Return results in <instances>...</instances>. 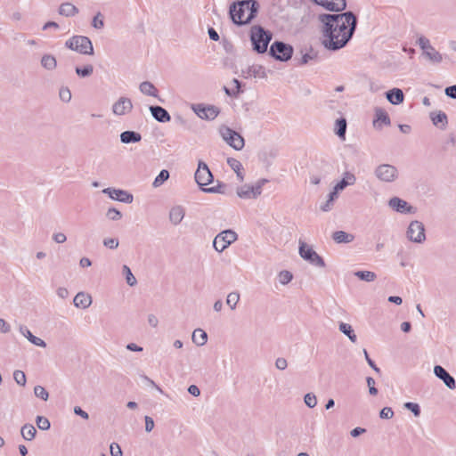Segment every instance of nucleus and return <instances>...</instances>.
Returning <instances> with one entry per match:
<instances>
[{"instance_id":"1","label":"nucleus","mask_w":456,"mask_h":456,"mask_svg":"<svg viewBox=\"0 0 456 456\" xmlns=\"http://www.w3.org/2000/svg\"><path fill=\"white\" fill-rule=\"evenodd\" d=\"M322 23L321 43L329 51L344 48L353 37L357 18L351 11L342 13H322L318 16Z\"/></svg>"},{"instance_id":"2","label":"nucleus","mask_w":456,"mask_h":456,"mask_svg":"<svg viewBox=\"0 0 456 456\" xmlns=\"http://www.w3.org/2000/svg\"><path fill=\"white\" fill-rule=\"evenodd\" d=\"M260 5L256 0H239L229 6V16L233 24L244 26L256 17Z\"/></svg>"},{"instance_id":"3","label":"nucleus","mask_w":456,"mask_h":456,"mask_svg":"<svg viewBox=\"0 0 456 456\" xmlns=\"http://www.w3.org/2000/svg\"><path fill=\"white\" fill-rule=\"evenodd\" d=\"M273 38V34L261 25H254L250 28V41L253 50L257 53H265Z\"/></svg>"},{"instance_id":"4","label":"nucleus","mask_w":456,"mask_h":456,"mask_svg":"<svg viewBox=\"0 0 456 456\" xmlns=\"http://www.w3.org/2000/svg\"><path fill=\"white\" fill-rule=\"evenodd\" d=\"M65 46L81 54H94L93 43L89 37L85 36H73L65 42Z\"/></svg>"},{"instance_id":"5","label":"nucleus","mask_w":456,"mask_h":456,"mask_svg":"<svg viewBox=\"0 0 456 456\" xmlns=\"http://www.w3.org/2000/svg\"><path fill=\"white\" fill-rule=\"evenodd\" d=\"M418 45L422 50L423 57L433 64H440L443 61V55L436 50L428 38L421 36L418 38Z\"/></svg>"},{"instance_id":"6","label":"nucleus","mask_w":456,"mask_h":456,"mask_svg":"<svg viewBox=\"0 0 456 456\" xmlns=\"http://www.w3.org/2000/svg\"><path fill=\"white\" fill-rule=\"evenodd\" d=\"M294 53L293 46L282 41H274L269 49V54L277 61H288Z\"/></svg>"},{"instance_id":"7","label":"nucleus","mask_w":456,"mask_h":456,"mask_svg":"<svg viewBox=\"0 0 456 456\" xmlns=\"http://www.w3.org/2000/svg\"><path fill=\"white\" fill-rule=\"evenodd\" d=\"M299 247L298 253L299 256L306 262L317 267H324L325 262L323 258L319 256L315 250L312 247H310L307 243L299 240Z\"/></svg>"},{"instance_id":"8","label":"nucleus","mask_w":456,"mask_h":456,"mask_svg":"<svg viewBox=\"0 0 456 456\" xmlns=\"http://www.w3.org/2000/svg\"><path fill=\"white\" fill-rule=\"evenodd\" d=\"M238 238L237 233L232 230H225L218 233L213 241V247L217 252H223Z\"/></svg>"},{"instance_id":"9","label":"nucleus","mask_w":456,"mask_h":456,"mask_svg":"<svg viewBox=\"0 0 456 456\" xmlns=\"http://www.w3.org/2000/svg\"><path fill=\"white\" fill-rule=\"evenodd\" d=\"M375 176L381 182L393 183L398 177L397 168L390 164H380L374 170Z\"/></svg>"},{"instance_id":"10","label":"nucleus","mask_w":456,"mask_h":456,"mask_svg":"<svg viewBox=\"0 0 456 456\" xmlns=\"http://www.w3.org/2000/svg\"><path fill=\"white\" fill-rule=\"evenodd\" d=\"M222 138L234 150L240 151L245 145L244 138L236 131L228 126L220 129Z\"/></svg>"},{"instance_id":"11","label":"nucleus","mask_w":456,"mask_h":456,"mask_svg":"<svg viewBox=\"0 0 456 456\" xmlns=\"http://www.w3.org/2000/svg\"><path fill=\"white\" fill-rule=\"evenodd\" d=\"M406 236L411 242L423 243L426 240L425 226L418 221H411L406 231Z\"/></svg>"},{"instance_id":"12","label":"nucleus","mask_w":456,"mask_h":456,"mask_svg":"<svg viewBox=\"0 0 456 456\" xmlns=\"http://www.w3.org/2000/svg\"><path fill=\"white\" fill-rule=\"evenodd\" d=\"M191 110L200 118L206 120H214L220 113L217 107L214 105L206 106L202 103L191 104Z\"/></svg>"},{"instance_id":"13","label":"nucleus","mask_w":456,"mask_h":456,"mask_svg":"<svg viewBox=\"0 0 456 456\" xmlns=\"http://www.w3.org/2000/svg\"><path fill=\"white\" fill-rule=\"evenodd\" d=\"M195 181L202 191L205 189L204 186L213 181V175L208 165L203 161H199L198 168L195 172Z\"/></svg>"},{"instance_id":"14","label":"nucleus","mask_w":456,"mask_h":456,"mask_svg":"<svg viewBox=\"0 0 456 456\" xmlns=\"http://www.w3.org/2000/svg\"><path fill=\"white\" fill-rule=\"evenodd\" d=\"M388 206L395 211L402 214H415L416 208L411 206L406 200L393 197L388 200Z\"/></svg>"},{"instance_id":"15","label":"nucleus","mask_w":456,"mask_h":456,"mask_svg":"<svg viewBox=\"0 0 456 456\" xmlns=\"http://www.w3.org/2000/svg\"><path fill=\"white\" fill-rule=\"evenodd\" d=\"M102 192L107 194L110 199L124 203H132L134 200L131 193L120 189L106 188L102 190Z\"/></svg>"},{"instance_id":"16","label":"nucleus","mask_w":456,"mask_h":456,"mask_svg":"<svg viewBox=\"0 0 456 456\" xmlns=\"http://www.w3.org/2000/svg\"><path fill=\"white\" fill-rule=\"evenodd\" d=\"M133 110L132 101L127 97H120L112 105V112L117 116H123Z\"/></svg>"},{"instance_id":"17","label":"nucleus","mask_w":456,"mask_h":456,"mask_svg":"<svg viewBox=\"0 0 456 456\" xmlns=\"http://www.w3.org/2000/svg\"><path fill=\"white\" fill-rule=\"evenodd\" d=\"M434 374L436 378L443 380L449 389L453 390L456 388V381L454 378L444 367L436 365L434 367Z\"/></svg>"},{"instance_id":"18","label":"nucleus","mask_w":456,"mask_h":456,"mask_svg":"<svg viewBox=\"0 0 456 456\" xmlns=\"http://www.w3.org/2000/svg\"><path fill=\"white\" fill-rule=\"evenodd\" d=\"M315 4L324 7L326 10L339 12L346 8V0H313Z\"/></svg>"},{"instance_id":"19","label":"nucleus","mask_w":456,"mask_h":456,"mask_svg":"<svg viewBox=\"0 0 456 456\" xmlns=\"http://www.w3.org/2000/svg\"><path fill=\"white\" fill-rule=\"evenodd\" d=\"M236 193L243 200L256 199L259 196V186L244 184L237 188Z\"/></svg>"},{"instance_id":"20","label":"nucleus","mask_w":456,"mask_h":456,"mask_svg":"<svg viewBox=\"0 0 456 456\" xmlns=\"http://www.w3.org/2000/svg\"><path fill=\"white\" fill-rule=\"evenodd\" d=\"M185 216V209L183 207L177 205L171 208L168 215L170 223L174 225H178Z\"/></svg>"},{"instance_id":"21","label":"nucleus","mask_w":456,"mask_h":456,"mask_svg":"<svg viewBox=\"0 0 456 456\" xmlns=\"http://www.w3.org/2000/svg\"><path fill=\"white\" fill-rule=\"evenodd\" d=\"M150 111L152 117L159 122L166 123L171 119V116L167 110L161 106H151Z\"/></svg>"},{"instance_id":"22","label":"nucleus","mask_w":456,"mask_h":456,"mask_svg":"<svg viewBox=\"0 0 456 456\" xmlns=\"http://www.w3.org/2000/svg\"><path fill=\"white\" fill-rule=\"evenodd\" d=\"M387 101L394 105H398L404 101V94L400 88H393L386 93Z\"/></svg>"},{"instance_id":"23","label":"nucleus","mask_w":456,"mask_h":456,"mask_svg":"<svg viewBox=\"0 0 456 456\" xmlns=\"http://www.w3.org/2000/svg\"><path fill=\"white\" fill-rule=\"evenodd\" d=\"M73 303L76 307L86 309L92 304V297L88 294H86L84 292H78L75 296V297L73 299Z\"/></svg>"},{"instance_id":"24","label":"nucleus","mask_w":456,"mask_h":456,"mask_svg":"<svg viewBox=\"0 0 456 456\" xmlns=\"http://www.w3.org/2000/svg\"><path fill=\"white\" fill-rule=\"evenodd\" d=\"M379 123L386 126H389L391 124V120L387 112L380 107L375 108V118L373 120L374 126H380Z\"/></svg>"},{"instance_id":"25","label":"nucleus","mask_w":456,"mask_h":456,"mask_svg":"<svg viewBox=\"0 0 456 456\" xmlns=\"http://www.w3.org/2000/svg\"><path fill=\"white\" fill-rule=\"evenodd\" d=\"M142 140V135L135 131H125L120 134V141L122 143H135Z\"/></svg>"},{"instance_id":"26","label":"nucleus","mask_w":456,"mask_h":456,"mask_svg":"<svg viewBox=\"0 0 456 456\" xmlns=\"http://www.w3.org/2000/svg\"><path fill=\"white\" fill-rule=\"evenodd\" d=\"M356 182L355 175L351 172H345L343 178L336 184V191H343L349 185H354Z\"/></svg>"},{"instance_id":"27","label":"nucleus","mask_w":456,"mask_h":456,"mask_svg":"<svg viewBox=\"0 0 456 456\" xmlns=\"http://www.w3.org/2000/svg\"><path fill=\"white\" fill-rule=\"evenodd\" d=\"M78 9L73 4L66 2L59 6L58 12L61 16L73 17L78 13Z\"/></svg>"},{"instance_id":"28","label":"nucleus","mask_w":456,"mask_h":456,"mask_svg":"<svg viewBox=\"0 0 456 456\" xmlns=\"http://www.w3.org/2000/svg\"><path fill=\"white\" fill-rule=\"evenodd\" d=\"M20 331L33 345L40 347L46 346V343L42 338L34 336L27 327L21 326Z\"/></svg>"},{"instance_id":"29","label":"nucleus","mask_w":456,"mask_h":456,"mask_svg":"<svg viewBox=\"0 0 456 456\" xmlns=\"http://www.w3.org/2000/svg\"><path fill=\"white\" fill-rule=\"evenodd\" d=\"M40 64L42 68L48 71H52L56 69L57 67V61L56 58L50 53H45L42 56Z\"/></svg>"},{"instance_id":"30","label":"nucleus","mask_w":456,"mask_h":456,"mask_svg":"<svg viewBox=\"0 0 456 456\" xmlns=\"http://www.w3.org/2000/svg\"><path fill=\"white\" fill-rule=\"evenodd\" d=\"M332 239L336 243H350L354 240V236L352 233L346 232L344 231H337L332 233Z\"/></svg>"},{"instance_id":"31","label":"nucleus","mask_w":456,"mask_h":456,"mask_svg":"<svg viewBox=\"0 0 456 456\" xmlns=\"http://www.w3.org/2000/svg\"><path fill=\"white\" fill-rule=\"evenodd\" d=\"M431 120L436 126H439L442 129H444L448 123L447 116L443 111L431 113Z\"/></svg>"},{"instance_id":"32","label":"nucleus","mask_w":456,"mask_h":456,"mask_svg":"<svg viewBox=\"0 0 456 456\" xmlns=\"http://www.w3.org/2000/svg\"><path fill=\"white\" fill-rule=\"evenodd\" d=\"M191 339L199 346H204L208 341V334L201 329L194 330Z\"/></svg>"},{"instance_id":"33","label":"nucleus","mask_w":456,"mask_h":456,"mask_svg":"<svg viewBox=\"0 0 456 456\" xmlns=\"http://www.w3.org/2000/svg\"><path fill=\"white\" fill-rule=\"evenodd\" d=\"M227 164L236 173L238 180L240 182H243L244 175L241 173V169H242L241 163L238 159H236L228 158L227 159Z\"/></svg>"},{"instance_id":"34","label":"nucleus","mask_w":456,"mask_h":456,"mask_svg":"<svg viewBox=\"0 0 456 456\" xmlns=\"http://www.w3.org/2000/svg\"><path fill=\"white\" fill-rule=\"evenodd\" d=\"M338 330L340 332L345 334L350 339L351 342H353V343L356 342L357 337L354 333L353 327L350 324L345 323V322H340L338 325Z\"/></svg>"},{"instance_id":"35","label":"nucleus","mask_w":456,"mask_h":456,"mask_svg":"<svg viewBox=\"0 0 456 456\" xmlns=\"http://www.w3.org/2000/svg\"><path fill=\"white\" fill-rule=\"evenodd\" d=\"M20 434L25 440L31 441L37 435V429L32 424H24L21 427Z\"/></svg>"},{"instance_id":"36","label":"nucleus","mask_w":456,"mask_h":456,"mask_svg":"<svg viewBox=\"0 0 456 456\" xmlns=\"http://www.w3.org/2000/svg\"><path fill=\"white\" fill-rule=\"evenodd\" d=\"M139 89L143 94L158 97V90L151 82H142L139 86Z\"/></svg>"},{"instance_id":"37","label":"nucleus","mask_w":456,"mask_h":456,"mask_svg":"<svg viewBox=\"0 0 456 456\" xmlns=\"http://www.w3.org/2000/svg\"><path fill=\"white\" fill-rule=\"evenodd\" d=\"M346 120L344 118H338L336 120V127H335V133L336 134L341 138L345 139L346 137Z\"/></svg>"},{"instance_id":"38","label":"nucleus","mask_w":456,"mask_h":456,"mask_svg":"<svg viewBox=\"0 0 456 456\" xmlns=\"http://www.w3.org/2000/svg\"><path fill=\"white\" fill-rule=\"evenodd\" d=\"M354 274L360 280L367 282L373 281L377 278L376 273L370 271H356Z\"/></svg>"},{"instance_id":"39","label":"nucleus","mask_w":456,"mask_h":456,"mask_svg":"<svg viewBox=\"0 0 456 456\" xmlns=\"http://www.w3.org/2000/svg\"><path fill=\"white\" fill-rule=\"evenodd\" d=\"M76 74L80 77H90L94 72V67L91 64H87L84 67H76L75 69Z\"/></svg>"},{"instance_id":"40","label":"nucleus","mask_w":456,"mask_h":456,"mask_svg":"<svg viewBox=\"0 0 456 456\" xmlns=\"http://www.w3.org/2000/svg\"><path fill=\"white\" fill-rule=\"evenodd\" d=\"M122 273L125 275L126 283L129 286H134L137 283L135 277L134 276V274L131 272V269L127 265H123Z\"/></svg>"},{"instance_id":"41","label":"nucleus","mask_w":456,"mask_h":456,"mask_svg":"<svg viewBox=\"0 0 456 456\" xmlns=\"http://www.w3.org/2000/svg\"><path fill=\"white\" fill-rule=\"evenodd\" d=\"M240 301V294L236 291L231 292L227 295L226 304L230 306L232 310L236 308L237 304Z\"/></svg>"},{"instance_id":"42","label":"nucleus","mask_w":456,"mask_h":456,"mask_svg":"<svg viewBox=\"0 0 456 456\" xmlns=\"http://www.w3.org/2000/svg\"><path fill=\"white\" fill-rule=\"evenodd\" d=\"M169 178V172L163 169L159 172V175L153 181L152 185L157 188L162 185Z\"/></svg>"},{"instance_id":"43","label":"nucleus","mask_w":456,"mask_h":456,"mask_svg":"<svg viewBox=\"0 0 456 456\" xmlns=\"http://www.w3.org/2000/svg\"><path fill=\"white\" fill-rule=\"evenodd\" d=\"M248 73L255 77H266V72L264 67L260 65L251 66L248 69Z\"/></svg>"},{"instance_id":"44","label":"nucleus","mask_w":456,"mask_h":456,"mask_svg":"<svg viewBox=\"0 0 456 456\" xmlns=\"http://www.w3.org/2000/svg\"><path fill=\"white\" fill-rule=\"evenodd\" d=\"M278 279L281 284L286 285L292 281L293 274L289 271L283 270L279 273Z\"/></svg>"},{"instance_id":"45","label":"nucleus","mask_w":456,"mask_h":456,"mask_svg":"<svg viewBox=\"0 0 456 456\" xmlns=\"http://www.w3.org/2000/svg\"><path fill=\"white\" fill-rule=\"evenodd\" d=\"M34 394L37 397L42 399L43 401H47L49 398V393L44 387L39 385L34 387Z\"/></svg>"},{"instance_id":"46","label":"nucleus","mask_w":456,"mask_h":456,"mask_svg":"<svg viewBox=\"0 0 456 456\" xmlns=\"http://www.w3.org/2000/svg\"><path fill=\"white\" fill-rule=\"evenodd\" d=\"M13 379L18 385H20L21 387L26 386L27 379H26L25 373L22 370H14Z\"/></svg>"},{"instance_id":"47","label":"nucleus","mask_w":456,"mask_h":456,"mask_svg":"<svg viewBox=\"0 0 456 456\" xmlns=\"http://www.w3.org/2000/svg\"><path fill=\"white\" fill-rule=\"evenodd\" d=\"M37 425L39 429L46 431L50 428L51 424L48 419L43 416H37L36 419Z\"/></svg>"},{"instance_id":"48","label":"nucleus","mask_w":456,"mask_h":456,"mask_svg":"<svg viewBox=\"0 0 456 456\" xmlns=\"http://www.w3.org/2000/svg\"><path fill=\"white\" fill-rule=\"evenodd\" d=\"M403 407L409 411H411L415 417H419L421 411L420 407L418 403L412 402H407L403 404Z\"/></svg>"},{"instance_id":"49","label":"nucleus","mask_w":456,"mask_h":456,"mask_svg":"<svg viewBox=\"0 0 456 456\" xmlns=\"http://www.w3.org/2000/svg\"><path fill=\"white\" fill-rule=\"evenodd\" d=\"M92 26L96 29H102L104 27L103 16L100 12L93 18Z\"/></svg>"},{"instance_id":"50","label":"nucleus","mask_w":456,"mask_h":456,"mask_svg":"<svg viewBox=\"0 0 456 456\" xmlns=\"http://www.w3.org/2000/svg\"><path fill=\"white\" fill-rule=\"evenodd\" d=\"M106 216L113 221H118L122 217V214L119 210L115 208H110L106 213Z\"/></svg>"},{"instance_id":"51","label":"nucleus","mask_w":456,"mask_h":456,"mask_svg":"<svg viewBox=\"0 0 456 456\" xmlns=\"http://www.w3.org/2000/svg\"><path fill=\"white\" fill-rule=\"evenodd\" d=\"M304 402L309 408H314L317 404V398L314 394L308 393L305 395Z\"/></svg>"},{"instance_id":"52","label":"nucleus","mask_w":456,"mask_h":456,"mask_svg":"<svg viewBox=\"0 0 456 456\" xmlns=\"http://www.w3.org/2000/svg\"><path fill=\"white\" fill-rule=\"evenodd\" d=\"M102 243L106 248H109L110 249H115L119 245L118 240L115 238H105Z\"/></svg>"},{"instance_id":"53","label":"nucleus","mask_w":456,"mask_h":456,"mask_svg":"<svg viewBox=\"0 0 456 456\" xmlns=\"http://www.w3.org/2000/svg\"><path fill=\"white\" fill-rule=\"evenodd\" d=\"M224 187L225 185L224 183H219L216 186L203 189V191L207 193H224Z\"/></svg>"},{"instance_id":"54","label":"nucleus","mask_w":456,"mask_h":456,"mask_svg":"<svg viewBox=\"0 0 456 456\" xmlns=\"http://www.w3.org/2000/svg\"><path fill=\"white\" fill-rule=\"evenodd\" d=\"M59 95L61 100L64 102H69L71 100V93L68 87L61 88Z\"/></svg>"},{"instance_id":"55","label":"nucleus","mask_w":456,"mask_h":456,"mask_svg":"<svg viewBox=\"0 0 456 456\" xmlns=\"http://www.w3.org/2000/svg\"><path fill=\"white\" fill-rule=\"evenodd\" d=\"M366 383L369 387L370 395H376L378 394V389L375 387V379L371 377H367Z\"/></svg>"},{"instance_id":"56","label":"nucleus","mask_w":456,"mask_h":456,"mask_svg":"<svg viewBox=\"0 0 456 456\" xmlns=\"http://www.w3.org/2000/svg\"><path fill=\"white\" fill-rule=\"evenodd\" d=\"M394 416V411L390 407H384L380 412L379 417L385 419H390Z\"/></svg>"},{"instance_id":"57","label":"nucleus","mask_w":456,"mask_h":456,"mask_svg":"<svg viewBox=\"0 0 456 456\" xmlns=\"http://www.w3.org/2000/svg\"><path fill=\"white\" fill-rule=\"evenodd\" d=\"M363 354L366 359V362L370 365V368H372L377 373L380 372V369L375 364V362L370 358L366 349H363Z\"/></svg>"},{"instance_id":"58","label":"nucleus","mask_w":456,"mask_h":456,"mask_svg":"<svg viewBox=\"0 0 456 456\" xmlns=\"http://www.w3.org/2000/svg\"><path fill=\"white\" fill-rule=\"evenodd\" d=\"M110 454L111 456H122L121 448L118 444L112 443L110 444Z\"/></svg>"},{"instance_id":"59","label":"nucleus","mask_w":456,"mask_h":456,"mask_svg":"<svg viewBox=\"0 0 456 456\" xmlns=\"http://www.w3.org/2000/svg\"><path fill=\"white\" fill-rule=\"evenodd\" d=\"M287 366H288V362H287V360L285 358L280 357V358L276 359V361H275V367L278 370H285L287 368Z\"/></svg>"},{"instance_id":"60","label":"nucleus","mask_w":456,"mask_h":456,"mask_svg":"<svg viewBox=\"0 0 456 456\" xmlns=\"http://www.w3.org/2000/svg\"><path fill=\"white\" fill-rule=\"evenodd\" d=\"M445 95L456 99V85L447 86L444 90Z\"/></svg>"},{"instance_id":"61","label":"nucleus","mask_w":456,"mask_h":456,"mask_svg":"<svg viewBox=\"0 0 456 456\" xmlns=\"http://www.w3.org/2000/svg\"><path fill=\"white\" fill-rule=\"evenodd\" d=\"M53 240L56 242V243H64L66 240H67V237L64 233L62 232H57V233H54L53 235Z\"/></svg>"},{"instance_id":"62","label":"nucleus","mask_w":456,"mask_h":456,"mask_svg":"<svg viewBox=\"0 0 456 456\" xmlns=\"http://www.w3.org/2000/svg\"><path fill=\"white\" fill-rule=\"evenodd\" d=\"M145 431L151 432L154 428V421L151 417L145 416Z\"/></svg>"},{"instance_id":"63","label":"nucleus","mask_w":456,"mask_h":456,"mask_svg":"<svg viewBox=\"0 0 456 456\" xmlns=\"http://www.w3.org/2000/svg\"><path fill=\"white\" fill-rule=\"evenodd\" d=\"M74 413L76 415H77V416H80L84 419H89L88 413L86 411H85L84 410H82L81 407H79V406H75L74 407Z\"/></svg>"},{"instance_id":"64","label":"nucleus","mask_w":456,"mask_h":456,"mask_svg":"<svg viewBox=\"0 0 456 456\" xmlns=\"http://www.w3.org/2000/svg\"><path fill=\"white\" fill-rule=\"evenodd\" d=\"M333 208V201L328 199L325 203L322 204L320 208L323 212H328Z\"/></svg>"}]
</instances>
